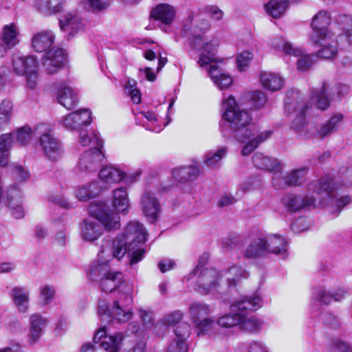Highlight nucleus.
Listing matches in <instances>:
<instances>
[{
	"label": "nucleus",
	"mask_w": 352,
	"mask_h": 352,
	"mask_svg": "<svg viewBox=\"0 0 352 352\" xmlns=\"http://www.w3.org/2000/svg\"><path fill=\"white\" fill-rule=\"evenodd\" d=\"M146 240V232L143 224L138 221L129 222L122 234H118L112 241L109 248H102L100 253L111 255L118 260L122 258L127 252H132L130 264L135 265L144 258L145 250L142 248L135 250Z\"/></svg>",
	"instance_id": "nucleus-1"
},
{
	"label": "nucleus",
	"mask_w": 352,
	"mask_h": 352,
	"mask_svg": "<svg viewBox=\"0 0 352 352\" xmlns=\"http://www.w3.org/2000/svg\"><path fill=\"white\" fill-rule=\"evenodd\" d=\"M89 212L96 219H85L80 223V236L83 241L93 242L103 234V228L108 231L116 230L120 228V217L107 210L102 202L93 203L89 208Z\"/></svg>",
	"instance_id": "nucleus-2"
},
{
	"label": "nucleus",
	"mask_w": 352,
	"mask_h": 352,
	"mask_svg": "<svg viewBox=\"0 0 352 352\" xmlns=\"http://www.w3.org/2000/svg\"><path fill=\"white\" fill-rule=\"evenodd\" d=\"M223 133L230 130L238 141L245 142L257 131L256 126L251 122L252 118L248 112L239 108L233 96L223 99Z\"/></svg>",
	"instance_id": "nucleus-3"
},
{
	"label": "nucleus",
	"mask_w": 352,
	"mask_h": 352,
	"mask_svg": "<svg viewBox=\"0 0 352 352\" xmlns=\"http://www.w3.org/2000/svg\"><path fill=\"white\" fill-rule=\"evenodd\" d=\"M308 191L316 193L318 198L314 197H302L294 194L285 195L282 199V203L289 212H295L305 206L315 204L316 199L328 197L333 199L337 195L338 187L329 176H324L318 180L313 181L308 185Z\"/></svg>",
	"instance_id": "nucleus-4"
},
{
	"label": "nucleus",
	"mask_w": 352,
	"mask_h": 352,
	"mask_svg": "<svg viewBox=\"0 0 352 352\" xmlns=\"http://www.w3.org/2000/svg\"><path fill=\"white\" fill-rule=\"evenodd\" d=\"M133 285L127 284L123 287L122 294H120L111 307L99 305L98 314L104 324H110L116 320L118 322H126L132 318L133 301Z\"/></svg>",
	"instance_id": "nucleus-5"
},
{
	"label": "nucleus",
	"mask_w": 352,
	"mask_h": 352,
	"mask_svg": "<svg viewBox=\"0 0 352 352\" xmlns=\"http://www.w3.org/2000/svg\"><path fill=\"white\" fill-rule=\"evenodd\" d=\"M205 258L201 256L195 268L185 278L188 285L202 295L217 291L223 277L222 272L214 268H204Z\"/></svg>",
	"instance_id": "nucleus-6"
},
{
	"label": "nucleus",
	"mask_w": 352,
	"mask_h": 352,
	"mask_svg": "<svg viewBox=\"0 0 352 352\" xmlns=\"http://www.w3.org/2000/svg\"><path fill=\"white\" fill-rule=\"evenodd\" d=\"M218 45L219 42L216 39H212L210 42L206 41L198 63L201 67L210 64L208 72L213 82L223 90L229 87L233 80L232 77L216 61L214 56Z\"/></svg>",
	"instance_id": "nucleus-7"
},
{
	"label": "nucleus",
	"mask_w": 352,
	"mask_h": 352,
	"mask_svg": "<svg viewBox=\"0 0 352 352\" xmlns=\"http://www.w3.org/2000/svg\"><path fill=\"white\" fill-rule=\"evenodd\" d=\"M88 276L92 280H99L101 290L106 293H111L118 289L119 295L122 294L123 287L129 284L124 282V276L122 272L107 270L104 264L91 265Z\"/></svg>",
	"instance_id": "nucleus-8"
},
{
	"label": "nucleus",
	"mask_w": 352,
	"mask_h": 352,
	"mask_svg": "<svg viewBox=\"0 0 352 352\" xmlns=\"http://www.w3.org/2000/svg\"><path fill=\"white\" fill-rule=\"evenodd\" d=\"M262 306V299L258 295L244 296L235 301L230 306L231 313L226 314L217 320V324L223 328L239 327L241 311L245 309H258Z\"/></svg>",
	"instance_id": "nucleus-9"
},
{
	"label": "nucleus",
	"mask_w": 352,
	"mask_h": 352,
	"mask_svg": "<svg viewBox=\"0 0 352 352\" xmlns=\"http://www.w3.org/2000/svg\"><path fill=\"white\" fill-rule=\"evenodd\" d=\"M349 92V87L344 84L337 83L333 86L324 82L319 89L311 91V100L317 109L327 110L333 100H340Z\"/></svg>",
	"instance_id": "nucleus-10"
},
{
	"label": "nucleus",
	"mask_w": 352,
	"mask_h": 352,
	"mask_svg": "<svg viewBox=\"0 0 352 352\" xmlns=\"http://www.w3.org/2000/svg\"><path fill=\"white\" fill-rule=\"evenodd\" d=\"M33 137L32 129L25 126L19 129L13 133H5L0 136V165L5 166L8 163L9 151L14 138L21 145L30 142Z\"/></svg>",
	"instance_id": "nucleus-11"
},
{
	"label": "nucleus",
	"mask_w": 352,
	"mask_h": 352,
	"mask_svg": "<svg viewBox=\"0 0 352 352\" xmlns=\"http://www.w3.org/2000/svg\"><path fill=\"white\" fill-rule=\"evenodd\" d=\"M273 47L278 50L284 52L289 55L298 57L297 60V69L300 71L309 69L317 60L315 54H304L300 48L294 47L291 43L286 42L283 38H277L272 41Z\"/></svg>",
	"instance_id": "nucleus-12"
},
{
	"label": "nucleus",
	"mask_w": 352,
	"mask_h": 352,
	"mask_svg": "<svg viewBox=\"0 0 352 352\" xmlns=\"http://www.w3.org/2000/svg\"><path fill=\"white\" fill-rule=\"evenodd\" d=\"M345 116L341 112H335L324 122L314 126L312 132H307V138H315L324 140L337 133L344 122Z\"/></svg>",
	"instance_id": "nucleus-13"
},
{
	"label": "nucleus",
	"mask_w": 352,
	"mask_h": 352,
	"mask_svg": "<svg viewBox=\"0 0 352 352\" xmlns=\"http://www.w3.org/2000/svg\"><path fill=\"white\" fill-rule=\"evenodd\" d=\"M35 133H42L39 138V144L47 159L51 161L59 160L63 154L60 143L51 134L45 125L38 126Z\"/></svg>",
	"instance_id": "nucleus-14"
},
{
	"label": "nucleus",
	"mask_w": 352,
	"mask_h": 352,
	"mask_svg": "<svg viewBox=\"0 0 352 352\" xmlns=\"http://www.w3.org/2000/svg\"><path fill=\"white\" fill-rule=\"evenodd\" d=\"M311 27L312 33L310 41H318L321 36L336 32V25L331 23L330 15L324 10L320 11L313 16Z\"/></svg>",
	"instance_id": "nucleus-15"
},
{
	"label": "nucleus",
	"mask_w": 352,
	"mask_h": 352,
	"mask_svg": "<svg viewBox=\"0 0 352 352\" xmlns=\"http://www.w3.org/2000/svg\"><path fill=\"white\" fill-rule=\"evenodd\" d=\"M124 336L122 333L107 335L106 327L100 328L94 336V343H98L105 352H120Z\"/></svg>",
	"instance_id": "nucleus-16"
},
{
	"label": "nucleus",
	"mask_w": 352,
	"mask_h": 352,
	"mask_svg": "<svg viewBox=\"0 0 352 352\" xmlns=\"http://www.w3.org/2000/svg\"><path fill=\"white\" fill-rule=\"evenodd\" d=\"M339 33L334 32L319 38L318 41H311L314 44L320 46L319 50L315 55L316 58L332 59L338 54Z\"/></svg>",
	"instance_id": "nucleus-17"
},
{
	"label": "nucleus",
	"mask_w": 352,
	"mask_h": 352,
	"mask_svg": "<svg viewBox=\"0 0 352 352\" xmlns=\"http://www.w3.org/2000/svg\"><path fill=\"white\" fill-rule=\"evenodd\" d=\"M56 98L59 104L67 109H72L78 102V91L72 87L69 82L63 80L54 84Z\"/></svg>",
	"instance_id": "nucleus-18"
},
{
	"label": "nucleus",
	"mask_w": 352,
	"mask_h": 352,
	"mask_svg": "<svg viewBox=\"0 0 352 352\" xmlns=\"http://www.w3.org/2000/svg\"><path fill=\"white\" fill-rule=\"evenodd\" d=\"M141 209L144 217L151 223H155L160 219L162 206L152 192H145L141 198Z\"/></svg>",
	"instance_id": "nucleus-19"
},
{
	"label": "nucleus",
	"mask_w": 352,
	"mask_h": 352,
	"mask_svg": "<svg viewBox=\"0 0 352 352\" xmlns=\"http://www.w3.org/2000/svg\"><path fill=\"white\" fill-rule=\"evenodd\" d=\"M66 62V54L63 49L52 47L42 58V65L48 74L56 73Z\"/></svg>",
	"instance_id": "nucleus-20"
},
{
	"label": "nucleus",
	"mask_w": 352,
	"mask_h": 352,
	"mask_svg": "<svg viewBox=\"0 0 352 352\" xmlns=\"http://www.w3.org/2000/svg\"><path fill=\"white\" fill-rule=\"evenodd\" d=\"M60 122L68 130L79 131L82 126L90 124L91 112L87 109H82L63 116Z\"/></svg>",
	"instance_id": "nucleus-21"
},
{
	"label": "nucleus",
	"mask_w": 352,
	"mask_h": 352,
	"mask_svg": "<svg viewBox=\"0 0 352 352\" xmlns=\"http://www.w3.org/2000/svg\"><path fill=\"white\" fill-rule=\"evenodd\" d=\"M104 157L101 148H94L84 152L78 162V168L86 173L96 172Z\"/></svg>",
	"instance_id": "nucleus-22"
},
{
	"label": "nucleus",
	"mask_w": 352,
	"mask_h": 352,
	"mask_svg": "<svg viewBox=\"0 0 352 352\" xmlns=\"http://www.w3.org/2000/svg\"><path fill=\"white\" fill-rule=\"evenodd\" d=\"M60 28L68 34V37H72L78 32H83L85 23L83 19L77 11H71L65 14L59 19Z\"/></svg>",
	"instance_id": "nucleus-23"
},
{
	"label": "nucleus",
	"mask_w": 352,
	"mask_h": 352,
	"mask_svg": "<svg viewBox=\"0 0 352 352\" xmlns=\"http://www.w3.org/2000/svg\"><path fill=\"white\" fill-rule=\"evenodd\" d=\"M47 319L38 314H33L29 318V333L28 342L34 345L44 334L45 329L47 325Z\"/></svg>",
	"instance_id": "nucleus-24"
},
{
	"label": "nucleus",
	"mask_w": 352,
	"mask_h": 352,
	"mask_svg": "<svg viewBox=\"0 0 352 352\" xmlns=\"http://www.w3.org/2000/svg\"><path fill=\"white\" fill-rule=\"evenodd\" d=\"M12 62L14 72L17 75H24L26 72L36 69L38 66L35 56H24L20 52L12 54Z\"/></svg>",
	"instance_id": "nucleus-25"
},
{
	"label": "nucleus",
	"mask_w": 352,
	"mask_h": 352,
	"mask_svg": "<svg viewBox=\"0 0 352 352\" xmlns=\"http://www.w3.org/2000/svg\"><path fill=\"white\" fill-rule=\"evenodd\" d=\"M32 47L38 53L48 52L52 47L54 41L55 34L50 30H44L34 34L32 38Z\"/></svg>",
	"instance_id": "nucleus-26"
},
{
	"label": "nucleus",
	"mask_w": 352,
	"mask_h": 352,
	"mask_svg": "<svg viewBox=\"0 0 352 352\" xmlns=\"http://www.w3.org/2000/svg\"><path fill=\"white\" fill-rule=\"evenodd\" d=\"M112 200L111 205L116 212L118 214H126L130 208V200L129 197L128 189L126 186L118 187L111 192Z\"/></svg>",
	"instance_id": "nucleus-27"
},
{
	"label": "nucleus",
	"mask_w": 352,
	"mask_h": 352,
	"mask_svg": "<svg viewBox=\"0 0 352 352\" xmlns=\"http://www.w3.org/2000/svg\"><path fill=\"white\" fill-rule=\"evenodd\" d=\"M268 254H274L285 258L287 254V243L285 239L279 234L265 235Z\"/></svg>",
	"instance_id": "nucleus-28"
},
{
	"label": "nucleus",
	"mask_w": 352,
	"mask_h": 352,
	"mask_svg": "<svg viewBox=\"0 0 352 352\" xmlns=\"http://www.w3.org/2000/svg\"><path fill=\"white\" fill-rule=\"evenodd\" d=\"M347 292L343 287H338L336 291L328 292L323 287H317L314 289V298L324 305L330 304L333 300L338 302L342 300L346 296Z\"/></svg>",
	"instance_id": "nucleus-29"
},
{
	"label": "nucleus",
	"mask_w": 352,
	"mask_h": 352,
	"mask_svg": "<svg viewBox=\"0 0 352 352\" xmlns=\"http://www.w3.org/2000/svg\"><path fill=\"white\" fill-rule=\"evenodd\" d=\"M10 296L17 311L26 313L30 307V291L21 286L14 287L10 292Z\"/></svg>",
	"instance_id": "nucleus-30"
},
{
	"label": "nucleus",
	"mask_w": 352,
	"mask_h": 352,
	"mask_svg": "<svg viewBox=\"0 0 352 352\" xmlns=\"http://www.w3.org/2000/svg\"><path fill=\"white\" fill-rule=\"evenodd\" d=\"M0 40L8 49H12L19 44L21 41V34L17 24L11 23L3 26L0 33Z\"/></svg>",
	"instance_id": "nucleus-31"
},
{
	"label": "nucleus",
	"mask_w": 352,
	"mask_h": 352,
	"mask_svg": "<svg viewBox=\"0 0 352 352\" xmlns=\"http://www.w3.org/2000/svg\"><path fill=\"white\" fill-rule=\"evenodd\" d=\"M8 208L12 215L16 219L23 218L25 212L21 204L22 193L16 187H12L8 191Z\"/></svg>",
	"instance_id": "nucleus-32"
},
{
	"label": "nucleus",
	"mask_w": 352,
	"mask_h": 352,
	"mask_svg": "<svg viewBox=\"0 0 352 352\" xmlns=\"http://www.w3.org/2000/svg\"><path fill=\"white\" fill-rule=\"evenodd\" d=\"M252 162L255 167L268 171H280L282 164L279 160L264 155L261 153H256L252 157Z\"/></svg>",
	"instance_id": "nucleus-33"
},
{
	"label": "nucleus",
	"mask_w": 352,
	"mask_h": 352,
	"mask_svg": "<svg viewBox=\"0 0 352 352\" xmlns=\"http://www.w3.org/2000/svg\"><path fill=\"white\" fill-rule=\"evenodd\" d=\"M254 309H245L241 311L240 322L239 328L240 330L249 333L258 332L263 325V322L258 320L256 316L250 315L248 311H253Z\"/></svg>",
	"instance_id": "nucleus-34"
},
{
	"label": "nucleus",
	"mask_w": 352,
	"mask_h": 352,
	"mask_svg": "<svg viewBox=\"0 0 352 352\" xmlns=\"http://www.w3.org/2000/svg\"><path fill=\"white\" fill-rule=\"evenodd\" d=\"M100 180L106 184H119L124 179V171L116 166H106L98 173Z\"/></svg>",
	"instance_id": "nucleus-35"
},
{
	"label": "nucleus",
	"mask_w": 352,
	"mask_h": 352,
	"mask_svg": "<svg viewBox=\"0 0 352 352\" xmlns=\"http://www.w3.org/2000/svg\"><path fill=\"white\" fill-rule=\"evenodd\" d=\"M260 81L263 88L271 91L280 90L285 85L284 78L279 74L268 72L261 73Z\"/></svg>",
	"instance_id": "nucleus-36"
},
{
	"label": "nucleus",
	"mask_w": 352,
	"mask_h": 352,
	"mask_svg": "<svg viewBox=\"0 0 352 352\" xmlns=\"http://www.w3.org/2000/svg\"><path fill=\"white\" fill-rule=\"evenodd\" d=\"M336 25V32L339 33L340 36V41L344 38L349 45H352V16L349 15H342L340 16L336 22L334 23Z\"/></svg>",
	"instance_id": "nucleus-37"
},
{
	"label": "nucleus",
	"mask_w": 352,
	"mask_h": 352,
	"mask_svg": "<svg viewBox=\"0 0 352 352\" xmlns=\"http://www.w3.org/2000/svg\"><path fill=\"white\" fill-rule=\"evenodd\" d=\"M151 16L163 24H170L175 16V8L168 4L161 3L153 8L151 12Z\"/></svg>",
	"instance_id": "nucleus-38"
},
{
	"label": "nucleus",
	"mask_w": 352,
	"mask_h": 352,
	"mask_svg": "<svg viewBox=\"0 0 352 352\" xmlns=\"http://www.w3.org/2000/svg\"><path fill=\"white\" fill-rule=\"evenodd\" d=\"M309 172L308 167L294 169L283 177V184H278L279 188L298 186L305 182V176Z\"/></svg>",
	"instance_id": "nucleus-39"
},
{
	"label": "nucleus",
	"mask_w": 352,
	"mask_h": 352,
	"mask_svg": "<svg viewBox=\"0 0 352 352\" xmlns=\"http://www.w3.org/2000/svg\"><path fill=\"white\" fill-rule=\"evenodd\" d=\"M268 254L265 236L262 235L253 239L245 251L248 258H258Z\"/></svg>",
	"instance_id": "nucleus-40"
},
{
	"label": "nucleus",
	"mask_w": 352,
	"mask_h": 352,
	"mask_svg": "<svg viewBox=\"0 0 352 352\" xmlns=\"http://www.w3.org/2000/svg\"><path fill=\"white\" fill-rule=\"evenodd\" d=\"M271 135L270 131H264L258 133V130L253 136H251L245 142L248 143L243 147L241 154L243 156L248 155L256 149L262 142L267 140Z\"/></svg>",
	"instance_id": "nucleus-41"
},
{
	"label": "nucleus",
	"mask_w": 352,
	"mask_h": 352,
	"mask_svg": "<svg viewBox=\"0 0 352 352\" xmlns=\"http://www.w3.org/2000/svg\"><path fill=\"white\" fill-rule=\"evenodd\" d=\"M226 146L221 147L217 151H210L205 154L204 163L210 168H218L221 164L222 160L228 153Z\"/></svg>",
	"instance_id": "nucleus-42"
},
{
	"label": "nucleus",
	"mask_w": 352,
	"mask_h": 352,
	"mask_svg": "<svg viewBox=\"0 0 352 352\" xmlns=\"http://www.w3.org/2000/svg\"><path fill=\"white\" fill-rule=\"evenodd\" d=\"M189 314L193 322L208 317L211 313L210 305L201 302H192L189 305Z\"/></svg>",
	"instance_id": "nucleus-43"
},
{
	"label": "nucleus",
	"mask_w": 352,
	"mask_h": 352,
	"mask_svg": "<svg viewBox=\"0 0 352 352\" xmlns=\"http://www.w3.org/2000/svg\"><path fill=\"white\" fill-rule=\"evenodd\" d=\"M173 177L179 182L193 180L199 174V168L195 166H182L173 170Z\"/></svg>",
	"instance_id": "nucleus-44"
},
{
	"label": "nucleus",
	"mask_w": 352,
	"mask_h": 352,
	"mask_svg": "<svg viewBox=\"0 0 352 352\" xmlns=\"http://www.w3.org/2000/svg\"><path fill=\"white\" fill-rule=\"evenodd\" d=\"M100 190L99 184L97 182H92L79 187L76 190V196L80 201H85L96 197Z\"/></svg>",
	"instance_id": "nucleus-45"
},
{
	"label": "nucleus",
	"mask_w": 352,
	"mask_h": 352,
	"mask_svg": "<svg viewBox=\"0 0 352 352\" xmlns=\"http://www.w3.org/2000/svg\"><path fill=\"white\" fill-rule=\"evenodd\" d=\"M79 144L82 146H90V149L101 148L102 146V141L99 138L97 133L94 131L89 133L82 130L80 131Z\"/></svg>",
	"instance_id": "nucleus-46"
},
{
	"label": "nucleus",
	"mask_w": 352,
	"mask_h": 352,
	"mask_svg": "<svg viewBox=\"0 0 352 352\" xmlns=\"http://www.w3.org/2000/svg\"><path fill=\"white\" fill-rule=\"evenodd\" d=\"M289 3L287 0H271L265 4V10L273 18H280L286 11Z\"/></svg>",
	"instance_id": "nucleus-47"
},
{
	"label": "nucleus",
	"mask_w": 352,
	"mask_h": 352,
	"mask_svg": "<svg viewBox=\"0 0 352 352\" xmlns=\"http://www.w3.org/2000/svg\"><path fill=\"white\" fill-rule=\"evenodd\" d=\"M307 109L308 105L305 102L298 103L294 108L296 116L292 123V127L297 132H301L306 124L305 113Z\"/></svg>",
	"instance_id": "nucleus-48"
},
{
	"label": "nucleus",
	"mask_w": 352,
	"mask_h": 352,
	"mask_svg": "<svg viewBox=\"0 0 352 352\" xmlns=\"http://www.w3.org/2000/svg\"><path fill=\"white\" fill-rule=\"evenodd\" d=\"M223 276H226L228 287L235 286L242 278L248 276V272L241 267L232 266L223 272Z\"/></svg>",
	"instance_id": "nucleus-49"
},
{
	"label": "nucleus",
	"mask_w": 352,
	"mask_h": 352,
	"mask_svg": "<svg viewBox=\"0 0 352 352\" xmlns=\"http://www.w3.org/2000/svg\"><path fill=\"white\" fill-rule=\"evenodd\" d=\"M63 0H36V6L39 11L45 14H52L59 12Z\"/></svg>",
	"instance_id": "nucleus-50"
},
{
	"label": "nucleus",
	"mask_w": 352,
	"mask_h": 352,
	"mask_svg": "<svg viewBox=\"0 0 352 352\" xmlns=\"http://www.w3.org/2000/svg\"><path fill=\"white\" fill-rule=\"evenodd\" d=\"M13 112V103L4 99L0 103V130L3 125L8 124Z\"/></svg>",
	"instance_id": "nucleus-51"
},
{
	"label": "nucleus",
	"mask_w": 352,
	"mask_h": 352,
	"mask_svg": "<svg viewBox=\"0 0 352 352\" xmlns=\"http://www.w3.org/2000/svg\"><path fill=\"white\" fill-rule=\"evenodd\" d=\"M111 6L110 0H87L85 8L93 12L107 10Z\"/></svg>",
	"instance_id": "nucleus-52"
},
{
	"label": "nucleus",
	"mask_w": 352,
	"mask_h": 352,
	"mask_svg": "<svg viewBox=\"0 0 352 352\" xmlns=\"http://www.w3.org/2000/svg\"><path fill=\"white\" fill-rule=\"evenodd\" d=\"M261 184V181L257 176H253L248 178L247 180L242 182L239 186V190H241V193L239 194V192H236V195H241L243 193L248 192L250 190H254V188L258 187Z\"/></svg>",
	"instance_id": "nucleus-53"
},
{
	"label": "nucleus",
	"mask_w": 352,
	"mask_h": 352,
	"mask_svg": "<svg viewBox=\"0 0 352 352\" xmlns=\"http://www.w3.org/2000/svg\"><path fill=\"white\" fill-rule=\"evenodd\" d=\"M56 290L54 286L45 285L41 288L40 299L43 305H48L54 298Z\"/></svg>",
	"instance_id": "nucleus-54"
},
{
	"label": "nucleus",
	"mask_w": 352,
	"mask_h": 352,
	"mask_svg": "<svg viewBox=\"0 0 352 352\" xmlns=\"http://www.w3.org/2000/svg\"><path fill=\"white\" fill-rule=\"evenodd\" d=\"M339 179L343 186H352V165L342 167L339 170Z\"/></svg>",
	"instance_id": "nucleus-55"
},
{
	"label": "nucleus",
	"mask_w": 352,
	"mask_h": 352,
	"mask_svg": "<svg viewBox=\"0 0 352 352\" xmlns=\"http://www.w3.org/2000/svg\"><path fill=\"white\" fill-rule=\"evenodd\" d=\"M252 58L253 54L249 51H245L239 54L236 58L238 69L240 72L244 71L249 66Z\"/></svg>",
	"instance_id": "nucleus-56"
},
{
	"label": "nucleus",
	"mask_w": 352,
	"mask_h": 352,
	"mask_svg": "<svg viewBox=\"0 0 352 352\" xmlns=\"http://www.w3.org/2000/svg\"><path fill=\"white\" fill-rule=\"evenodd\" d=\"M176 340H184L189 337L190 334V326L186 322L179 323L174 330Z\"/></svg>",
	"instance_id": "nucleus-57"
},
{
	"label": "nucleus",
	"mask_w": 352,
	"mask_h": 352,
	"mask_svg": "<svg viewBox=\"0 0 352 352\" xmlns=\"http://www.w3.org/2000/svg\"><path fill=\"white\" fill-rule=\"evenodd\" d=\"M204 12L211 19L217 21L221 20L224 15L223 12L215 5L206 6Z\"/></svg>",
	"instance_id": "nucleus-58"
},
{
	"label": "nucleus",
	"mask_w": 352,
	"mask_h": 352,
	"mask_svg": "<svg viewBox=\"0 0 352 352\" xmlns=\"http://www.w3.org/2000/svg\"><path fill=\"white\" fill-rule=\"evenodd\" d=\"M196 327L202 333H206L214 326V321L212 318L206 317L194 322Z\"/></svg>",
	"instance_id": "nucleus-59"
},
{
	"label": "nucleus",
	"mask_w": 352,
	"mask_h": 352,
	"mask_svg": "<svg viewBox=\"0 0 352 352\" xmlns=\"http://www.w3.org/2000/svg\"><path fill=\"white\" fill-rule=\"evenodd\" d=\"M166 352H188L186 342L175 339L168 346Z\"/></svg>",
	"instance_id": "nucleus-60"
},
{
	"label": "nucleus",
	"mask_w": 352,
	"mask_h": 352,
	"mask_svg": "<svg viewBox=\"0 0 352 352\" xmlns=\"http://www.w3.org/2000/svg\"><path fill=\"white\" fill-rule=\"evenodd\" d=\"M206 40L201 35H195L189 41L192 50L196 52H201L204 47Z\"/></svg>",
	"instance_id": "nucleus-61"
},
{
	"label": "nucleus",
	"mask_w": 352,
	"mask_h": 352,
	"mask_svg": "<svg viewBox=\"0 0 352 352\" xmlns=\"http://www.w3.org/2000/svg\"><path fill=\"white\" fill-rule=\"evenodd\" d=\"M182 317L183 314L180 311H175L164 316V322L166 325L174 326L182 320Z\"/></svg>",
	"instance_id": "nucleus-62"
},
{
	"label": "nucleus",
	"mask_w": 352,
	"mask_h": 352,
	"mask_svg": "<svg viewBox=\"0 0 352 352\" xmlns=\"http://www.w3.org/2000/svg\"><path fill=\"white\" fill-rule=\"evenodd\" d=\"M252 101L256 108H261L264 106L267 99L265 94L261 91H253L252 94Z\"/></svg>",
	"instance_id": "nucleus-63"
},
{
	"label": "nucleus",
	"mask_w": 352,
	"mask_h": 352,
	"mask_svg": "<svg viewBox=\"0 0 352 352\" xmlns=\"http://www.w3.org/2000/svg\"><path fill=\"white\" fill-rule=\"evenodd\" d=\"M245 352H269V351L264 344L254 341L247 346Z\"/></svg>",
	"instance_id": "nucleus-64"
}]
</instances>
